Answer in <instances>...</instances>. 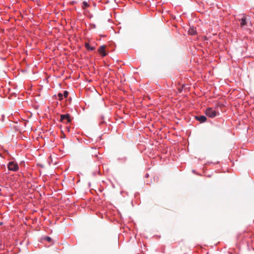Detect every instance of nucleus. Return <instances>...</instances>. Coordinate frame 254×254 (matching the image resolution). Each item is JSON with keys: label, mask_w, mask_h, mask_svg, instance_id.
<instances>
[{"label": "nucleus", "mask_w": 254, "mask_h": 254, "mask_svg": "<svg viewBox=\"0 0 254 254\" xmlns=\"http://www.w3.org/2000/svg\"><path fill=\"white\" fill-rule=\"evenodd\" d=\"M205 115L209 118H214L219 115V113L215 109L207 108L205 112Z\"/></svg>", "instance_id": "1"}, {"label": "nucleus", "mask_w": 254, "mask_h": 254, "mask_svg": "<svg viewBox=\"0 0 254 254\" xmlns=\"http://www.w3.org/2000/svg\"><path fill=\"white\" fill-rule=\"evenodd\" d=\"M72 119V118L69 114L61 115L60 122L64 124L70 123Z\"/></svg>", "instance_id": "2"}, {"label": "nucleus", "mask_w": 254, "mask_h": 254, "mask_svg": "<svg viewBox=\"0 0 254 254\" xmlns=\"http://www.w3.org/2000/svg\"><path fill=\"white\" fill-rule=\"evenodd\" d=\"M7 168L9 171L16 172L19 169V166L16 162L10 161L7 164Z\"/></svg>", "instance_id": "3"}, {"label": "nucleus", "mask_w": 254, "mask_h": 254, "mask_svg": "<svg viewBox=\"0 0 254 254\" xmlns=\"http://www.w3.org/2000/svg\"><path fill=\"white\" fill-rule=\"evenodd\" d=\"M105 46L104 45H102L100 46L99 49H98V52L99 54L102 56L105 57L107 55V54L105 50Z\"/></svg>", "instance_id": "4"}, {"label": "nucleus", "mask_w": 254, "mask_h": 254, "mask_svg": "<svg viewBox=\"0 0 254 254\" xmlns=\"http://www.w3.org/2000/svg\"><path fill=\"white\" fill-rule=\"evenodd\" d=\"M195 119L199 121L200 123H204L206 121L207 118L205 116L201 115L199 116H196Z\"/></svg>", "instance_id": "5"}, {"label": "nucleus", "mask_w": 254, "mask_h": 254, "mask_svg": "<svg viewBox=\"0 0 254 254\" xmlns=\"http://www.w3.org/2000/svg\"><path fill=\"white\" fill-rule=\"evenodd\" d=\"M189 33L190 35H194L196 33V30L193 27H191L189 30Z\"/></svg>", "instance_id": "6"}, {"label": "nucleus", "mask_w": 254, "mask_h": 254, "mask_svg": "<svg viewBox=\"0 0 254 254\" xmlns=\"http://www.w3.org/2000/svg\"><path fill=\"white\" fill-rule=\"evenodd\" d=\"M85 47L86 48V49L88 51H93L95 49V47L90 46L89 44L88 43H86L85 44Z\"/></svg>", "instance_id": "7"}, {"label": "nucleus", "mask_w": 254, "mask_h": 254, "mask_svg": "<svg viewBox=\"0 0 254 254\" xmlns=\"http://www.w3.org/2000/svg\"><path fill=\"white\" fill-rule=\"evenodd\" d=\"M247 24V22H246V17H244L243 18H241V25L242 26H244L245 25H246Z\"/></svg>", "instance_id": "8"}, {"label": "nucleus", "mask_w": 254, "mask_h": 254, "mask_svg": "<svg viewBox=\"0 0 254 254\" xmlns=\"http://www.w3.org/2000/svg\"><path fill=\"white\" fill-rule=\"evenodd\" d=\"M88 6H89V4L87 1H84L83 2H82V8L83 9H85L86 8H87Z\"/></svg>", "instance_id": "9"}, {"label": "nucleus", "mask_w": 254, "mask_h": 254, "mask_svg": "<svg viewBox=\"0 0 254 254\" xmlns=\"http://www.w3.org/2000/svg\"><path fill=\"white\" fill-rule=\"evenodd\" d=\"M58 97H59V100H63V94H62V93H59L58 94Z\"/></svg>", "instance_id": "10"}, {"label": "nucleus", "mask_w": 254, "mask_h": 254, "mask_svg": "<svg viewBox=\"0 0 254 254\" xmlns=\"http://www.w3.org/2000/svg\"><path fill=\"white\" fill-rule=\"evenodd\" d=\"M44 240H45L46 241H48V242H51L52 241L51 238L49 237V236H46L44 238Z\"/></svg>", "instance_id": "11"}, {"label": "nucleus", "mask_w": 254, "mask_h": 254, "mask_svg": "<svg viewBox=\"0 0 254 254\" xmlns=\"http://www.w3.org/2000/svg\"><path fill=\"white\" fill-rule=\"evenodd\" d=\"M63 95V96L64 97V98H67L68 96V92L67 91H64Z\"/></svg>", "instance_id": "12"}, {"label": "nucleus", "mask_w": 254, "mask_h": 254, "mask_svg": "<svg viewBox=\"0 0 254 254\" xmlns=\"http://www.w3.org/2000/svg\"><path fill=\"white\" fill-rule=\"evenodd\" d=\"M149 176V175L148 174H146L145 176L146 178H147Z\"/></svg>", "instance_id": "13"}, {"label": "nucleus", "mask_w": 254, "mask_h": 254, "mask_svg": "<svg viewBox=\"0 0 254 254\" xmlns=\"http://www.w3.org/2000/svg\"><path fill=\"white\" fill-rule=\"evenodd\" d=\"M3 224L2 222H0V225H2Z\"/></svg>", "instance_id": "14"}]
</instances>
